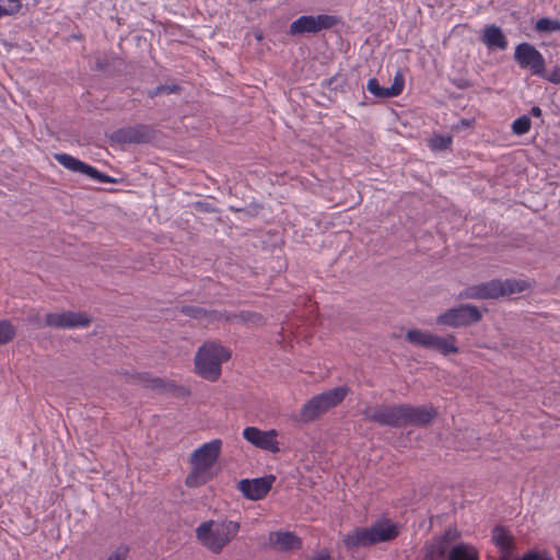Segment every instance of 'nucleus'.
I'll list each match as a JSON object with an SVG mask.
<instances>
[{"instance_id":"obj_1","label":"nucleus","mask_w":560,"mask_h":560,"mask_svg":"<svg viewBox=\"0 0 560 560\" xmlns=\"http://www.w3.org/2000/svg\"><path fill=\"white\" fill-rule=\"evenodd\" d=\"M238 522L222 518L200 523L195 533L199 544L213 555H220L238 535Z\"/></svg>"},{"instance_id":"obj_2","label":"nucleus","mask_w":560,"mask_h":560,"mask_svg":"<svg viewBox=\"0 0 560 560\" xmlns=\"http://www.w3.org/2000/svg\"><path fill=\"white\" fill-rule=\"evenodd\" d=\"M231 358V352L218 342L202 345L195 357V369L202 378L215 382L221 376V365Z\"/></svg>"},{"instance_id":"obj_3","label":"nucleus","mask_w":560,"mask_h":560,"mask_svg":"<svg viewBox=\"0 0 560 560\" xmlns=\"http://www.w3.org/2000/svg\"><path fill=\"white\" fill-rule=\"evenodd\" d=\"M347 386H339L320 393L307 400L300 411V419L303 422H312L338 406L348 395Z\"/></svg>"},{"instance_id":"obj_4","label":"nucleus","mask_w":560,"mask_h":560,"mask_svg":"<svg viewBox=\"0 0 560 560\" xmlns=\"http://www.w3.org/2000/svg\"><path fill=\"white\" fill-rule=\"evenodd\" d=\"M481 317L482 314L477 306L464 304L440 314L436 317V324L448 327L469 326L478 323Z\"/></svg>"},{"instance_id":"obj_5","label":"nucleus","mask_w":560,"mask_h":560,"mask_svg":"<svg viewBox=\"0 0 560 560\" xmlns=\"http://www.w3.org/2000/svg\"><path fill=\"white\" fill-rule=\"evenodd\" d=\"M338 18L329 14L302 15L291 23L289 34L292 36L305 33H318L338 24Z\"/></svg>"},{"instance_id":"obj_6","label":"nucleus","mask_w":560,"mask_h":560,"mask_svg":"<svg viewBox=\"0 0 560 560\" xmlns=\"http://www.w3.org/2000/svg\"><path fill=\"white\" fill-rule=\"evenodd\" d=\"M514 59L522 69L529 70L533 75H545V58L533 45L518 44L515 47Z\"/></svg>"},{"instance_id":"obj_7","label":"nucleus","mask_w":560,"mask_h":560,"mask_svg":"<svg viewBox=\"0 0 560 560\" xmlns=\"http://www.w3.org/2000/svg\"><path fill=\"white\" fill-rule=\"evenodd\" d=\"M92 317L84 312H55L45 315V325L55 329H77L89 327Z\"/></svg>"},{"instance_id":"obj_8","label":"nucleus","mask_w":560,"mask_h":560,"mask_svg":"<svg viewBox=\"0 0 560 560\" xmlns=\"http://www.w3.org/2000/svg\"><path fill=\"white\" fill-rule=\"evenodd\" d=\"M438 415L433 407L410 405H399V427L417 425L422 427L429 424Z\"/></svg>"},{"instance_id":"obj_9","label":"nucleus","mask_w":560,"mask_h":560,"mask_svg":"<svg viewBox=\"0 0 560 560\" xmlns=\"http://www.w3.org/2000/svg\"><path fill=\"white\" fill-rule=\"evenodd\" d=\"M222 444V440L220 439H213L203 443L190 454V465L211 471V468L221 454Z\"/></svg>"},{"instance_id":"obj_10","label":"nucleus","mask_w":560,"mask_h":560,"mask_svg":"<svg viewBox=\"0 0 560 560\" xmlns=\"http://www.w3.org/2000/svg\"><path fill=\"white\" fill-rule=\"evenodd\" d=\"M243 438L254 446L270 452H280L278 431L275 429L262 431L256 427H247L243 430Z\"/></svg>"},{"instance_id":"obj_11","label":"nucleus","mask_w":560,"mask_h":560,"mask_svg":"<svg viewBox=\"0 0 560 560\" xmlns=\"http://www.w3.org/2000/svg\"><path fill=\"white\" fill-rule=\"evenodd\" d=\"M55 160L61 164L63 167L72 171L88 175L90 178L97 180L98 183H113L114 179L108 175L101 173L95 167L85 164L84 162L78 160L77 158L69 155L67 153H57L54 155Z\"/></svg>"},{"instance_id":"obj_12","label":"nucleus","mask_w":560,"mask_h":560,"mask_svg":"<svg viewBox=\"0 0 560 560\" xmlns=\"http://www.w3.org/2000/svg\"><path fill=\"white\" fill-rule=\"evenodd\" d=\"M275 479L276 478L273 476H266L255 479H242L237 483V489L246 499L258 501L268 494Z\"/></svg>"},{"instance_id":"obj_13","label":"nucleus","mask_w":560,"mask_h":560,"mask_svg":"<svg viewBox=\"0 0 560 560\" xmlns=\"http://www.w3.org/2000/svg\"><path fill=\"white\" fill-rule=\"evenodd\" d=\"M362 415L366 420L382 425L399 427V405L368 406L362 411Z\"/></svg>"},{"instance_id":"obj_14","label":"nucleus","mask_w":560,"mask_h":560,"mask_svg":"<svg viewBox=\"0 0 560 560\" xmlns=\"http://www.w3.org/2000/svg\"><path fill=\"white\" fill-rule=\"evenodd\" d=\"M405 88V78L400 70L394 77L393 83L389 88L381 86L377 79L372 78L366 83V90L378 98H390L398 96L402 93Z\"/></svg>"},{"instance_id":"obj_15","label":"nucleus","mask_w":560,"mask_h":560,"mask_svg":"<svg viewBox=\"0 0 560 560\" xmlns=\"http://www.w3.org/2000/svg\"><path fill=\"white\" fill-rule=\"evenodd\" d=\"M500 296H502V291L501 280L499 279L471 285L460 293V298L475 300L498 299Z\"/></svg>"},{"instance_id":"obj_16","label":"nucleus","mask_w":560,"mask_h":560,"mask_svg":"<svg viewBox=\"0 0 560 560\" xmlns=\"http://www.w3.org/2000/svg\"><path fill=\"white\" fill-rule=\"evenodd\" d=\"M268 546L278 551L289 552L300 549L302 541L291 532L276 530L269 533Z\"/></svg>"},{"instance_id":"obj_17","label":"nucleus","mask_w":560,"mask_h":560,"mask_svg":"<svg viewBox=\"0 0 560 560\" xmlns=\"http://www.w3.org/2000/svg\"><path fill=\"white\" fill-rule=\"evenodd\" d=\"M374 545L395 539L400 532L398 524L388 518H381L370 526Z\"/></svg>"},{"instance_id":"obj_18","label":"nucleus","mask_w":560,"mask_h":560,"mask_svg":"<svg viewBox=\"0 0 560 560\" xmlns=\"http://www.w3.org/2000/svg\"><path fill=\"white\" fill-rule=\"evenodd\" d=\"M112 139L118 143H141L150 139V129L145 126L127 127L116 130Z\"/></svg>"},{"instance_id":"obj_19","label":"nucleus","mask_w":560,"mask_h":560,"mask_svg":"<svg viewBox=\"0 0 560 560\" xmlns=\"http://www.w3.org/2000/svg\"><path fill=\"white\" fill-rule=\"evenodd\" d=\"M481 40L489 49L504 50L509 44L502 30L495 25H487L483 28Z\"/></svg>"},{"instance_id":"obj_20","label":"nucleus","mask_w":560,"mask_h":560,"mask_svg":"<svg viewBox=\"0 0 560 560\" xmlns=\"http://www.w3.org/2000/svg\"><path fill=\"white\" fill-rule=\"evenodd\" d=\"M348 548H359L374 545L370 527H358L345 535L342 539Z\"/></svg>"},{"instance_id":"obj_21","label":"nucleus","mask_w":560,"mask_h":560,"mask_svg":"<svg viewBox=\"0 0 560 560\" xmlns=\"http://www.w3.org/2000/svg\"><path fill=\"white\" fill-rule=\"evenodd\" d=\"M492 539L500 548L502 558H509L513 548V538L511 534L503 527H495L493 529Z\"/></svg>"},{"instance_id":"obj_22","label":"nucleus","mask_w":560,"mask_h":560,"mask_svg":"<svg viewBox=\"0 0 560 560\" xmlns=\"http://www.w3.org/2000/svg\"><path fill=\"white\" fill-rule=\"evenodd\" d=\"M448 560H478V551L472 545L458 544L450 550Z\"/></svg>"},{"instance_id":"obj_23","label":"nucleus","mask_w":560,"mask_h":560,"mask_svg":"<svg viewBox=\"0 0 560 560\" xmlns=\"http://www.w3.org/2000/svg\"><path fill=\"white\" fill-rule=\"evenodd\" d=\"M450 533H447L444 537L433 541L428 545L425 548V559L427 560H441L445 557L447 552V541H448Z\"/></svg>"},{"instance_id":"obj_24","label":"nucleus","mask_w":560,"mask_h":560,"mask_svg":"<svg viewBox=\"0 0 560 560\" xmlns=\"http://www.w3.org/2000/svg\"><path fill=\"white\" fill-rule=\"evenodd\" d=\"M211 478L212 474L210 470L191 466V470L185 479V485L189 488H197L207 483Z\"/></svg>"},{"instance_id":"obj_25","label":"nucleus","mask_w":560,"mask_h":560,"mask_svg":"<svg viewBox=\"0 0 560 560\" xmlns=\"http://www.w3.org/2000/svg\"><path fill=\"white\" fill-rule=\"evenodd\" d=\"M530 288V283L526 279H505L501 280L502 296L512 295L524 292Z\"/></svg>"},{"instance_id":"obj_26","label":"nucleus","mask_w":560,"mask_h":560,"mask_svg":"<svg viewBox=\"0 0 560 560\" xmlns=\"http://www.w3.org/2000/svg\"><path fill=\"white\" fill-rule=\"evenodd\" d=\"M434 336H435L434 334H431L429 331H423V330H419V329H410L406 334V339L408 342H410L412 345L424 347V348H431Z\"/></svg>"},{"instance_id":"obj_27","label":"nucleus","mask_w":560,"mask_h":560,"mask_svg":"<svg viewBox=\"0 0 560 560\" xmlns=\"http://www.w3.org/2000/svg\"><path fill=\"white\" fill-rule=\"evenodd\" d=\"M456 338L454 336H448L447 338L440 337L438 335L434 336L431 349H435L443 353L444 355L451 353H457L458 348L456 346Z\"/></svg>"},{"instance_id":"obj_28","label":"nucleus","mask_w":560,"mask_h":560,"mask_svg":"<svg viewBox=\"0 0 560 560\" xmlns=\"http://www.w3.org/2000/svg\"><path fill=\"white\" fill-rule=\"evenodd\" d=\"M535 31L541 34L560 32V20L541 18L535 23Z\"/></svg>"},{"instance_id":"obj_29","label":"nucleus","mask_w":560,"mask_h":560,"mask_svg":"<svg viewBox=\"0 0 560 560\" xmlns=\"http://www.w3.org/2000/svg\"><path fill=\"white\" fill-rule=\"evenodd\" d=\"M16 329L9 320H0V346L14 339Z\"/></svg>"},{"instance_id":"obj_30","label":"nucleus","mask_w":560,"mask_h":560,"mask_svg":"<svg viewBox=\"0 0 560 560\" xmlns=\"http://www.w3.org/2000/svg\"><path fill=\"white\" fill-rule=\"evenodd\" d=\"M532 121L526 115H523L515 119L512 124V131L517 136L527 133L530 130Z\"/></svg>"},{"instance_id":"obj_31","label":"nucleus","mask_w":560,"mask_h":560,"mask_svg":"<svg viewBox=\"0 0 560 560\" xmlns=\"http://www.w3.org/2000/svg\"><path fill=\"white\" fill-rule=\"evenodd\" d=\"M451 142H452L451 137L434 136L430 140V145L432 149H435V150H444V149L448 148Z\"/></svg>"},{"instance_id":"obj_32","label":"nucleus","mask_w":560,"mask_h":560,"mask_svg":"<svg viewBox=\"0 0 560 560\" xmlns=\"http://www.w3.org/2000/svg\"><path fill=\"white\" fill-rule=\"evenodd\" d=\"M540 77L553 84H560V65L553 67V69L549 72L545 70V75Z\"/></svg>"},{"instance_id":"obj_33","label":"nucleus","mask_w":560,"mask_h":560,"mask_svg":"<svg viewBox=\"0 0 560 560\" xmlns=\"http://www.w3.org/2000/svg\"><path fill=\"white\" fill-rule=\"evenodd\" d=\"M129 548L127 546H119L106 560H126Z\"/></svg>"},{"instance_id":"obj_34","label":"nucleus","mask_w":560,"mask_h":560,"mask_svg":"<svg viewBox=\"0 0 560 560\" xmlns=\"http://www.w3.org/2000/svg\"><path fill=\"white\" fill-rule=\"evenodd\" d=\"M242 319L245 320V322H253V323H260L261 322V316L258 315V314H250V313H244L241 315Z\"/></svg>"},{"instance_id":"obj_35","label":"nucleus","mask_w":560,"mask_h":560,"mask_svg":"<svg viewBox=\"0 0 560 560\" xmlns=\"http://www.w3.org/2000/svg\"><path fill=\"white\" fill-rule=\"evenodd\" d=\"M310 560H330V555L327 550H322L313 555Z\"/></svg>"},{"instance_id":"obj_36","label":"nucleus","mask_w":560,"mask_h":560,"mask_svg":"<svg viewBox=\"0 0 560 560\" xmlns=\"http://www.w3.org/2000/svg\"><path fill=\"white\" fill-rule=\"evenodd\" d=\"M30 320L34 324V326H35L36 328L47 327V326L45 325V320H44V322H42V320H40V317H39V315H38V314L32 315V316L30 317Z\"/></svg>"},{"instance_id":"obj_37","label":"nucleus","mask_w":560,"mask_h":560,"mask_svg":"<svg viewBox=\"0 0 560 560\" xmlns=\"http://www.w3.org/2000/svg\"><path fill=\"white\" fill-rule=\"evenodd\" d=\"M183 311L187 315H190V316H194V317H198L201 314L200 310H197V308H194V307H185Z\"/></svg>"},{"instance_id":"obj_38","label":"nucleus","mask_w":560,"mask_h":560,"mask_svg":"<svg viewBox=\"0 0 560 560\" xmlns=\"http://www.w3.org/2000/svg\"><path fill=\"white\" fill-rule=\"evenodd\" d=\"M8 2H9L8 9H14V13H16L21 9L20 0H8Z\"/></svg>"},{"instance_id":"obj_39","label":"nucleus","mask_w":560,"mask_h":560,"mask_svg":"<svg viewBox=\"0 0 560 560\" xmlns=\"http://www.w3.org/2000/svg\"><path fill=\"white\" fill-rule=\"evenodd\" d=\"M11 14H14V9H7V8L0 5V19L4 15H11Z\"/></svg>"},{"instance_id":"obj_40","label":"nucleus","mask_w":560,"mask_h":560,"mask_svg":"<svg viewBox=\"0 0 560 560\" xmlns=\"http://www.w3.org/2000/svg\"><path fill=\"white\" fill-rule=\"evenodd\" d=\"M530 114L534 116V117H537L539 118L542 114L540 107L538 106H534L532 109H530Z\"/></svg>"},{"instance_id":"obj_41","label":"nucleus","mask_w":560,"mask_h":560,"mask_svg":"<svg viewBox=\"0 0 560 560\" xmlns=\"http://www.w3.org/2000/svg\"><path fill=\"white\" fill-rule=\"evenodd\" d=\"M159 91L174 92L175 88L162 86V88H159Z\"/></svg>"},{"instance_id":"obj_42","label":"nucleus","mask_w":560,"mask_h":560,"mask_svg":"<svg viewBox=\"0 0 560 560\" xmlns=\"http://www.w3.org/2000/svg\"><path fill=\"white\" fill-rule=\"evenodd\" d=\"M557 557H558V560H560V547L557 548Z\"/></svg>"},{"instance_id":"obj_43","label":"nucleus","mask_w":560,"mask_h":560,"mask_svg":"<svg viewBox=\"0 0 560 560\" xmlns=\"http://www.w3.org/2000/svg\"><path fill=\"white\" fill-rule=\"evenodd\" d=\"M256 38H257L258 40H260V39L262 38V35L259 33V34H257V35H256Z\"/></svg>"}]
</instances>
